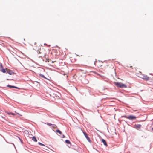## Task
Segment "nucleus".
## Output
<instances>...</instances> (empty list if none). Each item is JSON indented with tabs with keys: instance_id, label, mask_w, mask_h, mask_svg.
<instances>
[{
	"instance_id": "f257e3e1",
	"label": "nucleus",
	"mask_w": 153,
	"mask_h": 153,
	"mask_svg": "<svg viewBox=\"0 0 153 153\" xmlns=\"http://www.w3.org/2000/svg\"><path fill=\"white\" fill-rule=\"evenodd\" d=\"M114 84L117 87L121 88H125L127 87L125 84L121 82H114Z\"/></svg>"
},
{
	"instance_id": "f03ea898",
	"label": "nucleus",
	"mask_w": 153,
	"mask_h": 153,
	"mask_svg": "<svg viewBox=\"0 0 153 153\" xmlns=\"http://www.w3.org/2000/svg\"><path fill=\"white\" fill-rule=\"evenodd\" d=\"M139 77L146 81H148L149 79V77L148 76L146 75H145L144 74H140Z\"/></svg>"
},
{
	"instance_id": "7ed1b4c3",
	"label": "nucleus",
	"mask_w": 153,
	"mask_h": 153,
	"mask_svg": "<svg viewBox=\"0 0 153 153\" xmlns=\"http://www.w3.org/2000/svg\"><path fill=\"white\" fill-rule=\"evenodd\" d=\"M126 117L130 120H135L136 118L135 116L133 115H129L128 117Z\"/></svg>"
},
{
	"instance_id": "20e7f679",
	"label": "nucleus",
	"mask_w": 153,
	"mask_h": 153,
	"mask_svg": "<svg viewBox=\"0 0 153 153\" xmlns=\"http://www.w3.org/2000/svg\"><path fill=\"white\" fill-rule=\"evenodd\" d=\"M7 72L10 75H12L14 74V73L11 70L6 69Z\"/></svg>"
},
{
	"instance_id": "39448f33",
	"label": "nucleus",
	"mask_w": 153,
	"mask_h": 153,
	"mask_svg": "<svg viewBox=\"0 0 153 153\" xmlns=\"http://www.w3.org/2000/svg\"><path fill=\"white\" fill-rule=\"evenodd\" d=\"M102 141L105 146H107V143H106L105 140L104 139H102Z\"/></svg>"
},
{
	"instance_id": "423d86ee",
	"label": "nucleus",
	"mask_w": 153,
	"mask_h": 153,
	"mask_svg": "<svg viewBox=\"0 0 153 153\" xmlns=\"http://www.w3.org/2000/svg\"><path fill=\"white\" fill-rule=\"evenodd\" d=\"M5 112L7 113L9 115H10V114H11L13 115H16V114L14 113H11V112H7V111H5Z\"/></svg>"
},
{
	"instance_id": "0eeeda50",
	"label": "nucleus",
	"mask_w": 153,
	"mask_h": 153,
	"mask_svg": "<svg viewBox=\"0 0 153 153\" xmlns=\"http://www.w3.org/2000/svg\"><path fill=\"white\" fill-rule=\"evenodd\" d=\"M141 125L140 124H137V125H135L136 128L138 129L140 128H141Z\"/></svg>"
},
{
	"instance_id": "6e6552de",
	"label": "nucleus",
	"mask_w": 153,
	"mask_h": 153,
	"mask_svg": "<svg viewBox=\"0 0 153 153\" xmlns=\"http://www.w3.org/2000/svg\"><path fill=\"white\" fill-rule=\"evenodd\" d=\"M7 86L8 87H10V88H18L17 87H16L15 86H11V85H7Z\"/></svg>"
},
{
	"instance_id": "1a4fd4ad",
	"label": "nucleus",
	"mask_w": 153,
	"mask_h": 153,
	"mask_svg": "<svg viewBox=\"0 0 153 153\" xmlns=\"http://www.w3.org/2000/svg\"><path fill=\"white\" fill-rule=\"evenodd\" d=\"M32 140H33V141H35V142H37V140H36V138L35 137H33V138H32Z\"/></svg>"
},
{
	"instance_id": "9d476101",
	"label": "nucleus",
	"mask_w": 153,
	"mask_h": 153,
	"mask_svg": "<svg viewBox=\"0 0 153 153\" xmlns=\"http://www.w3.org/2000/svg\"><path fill=\"white\" fill-rule=\"evenodd\" d=\"M56 132L57 133H59L60 134H62V132L59 130H56Z\"/></svg>"
},
{
	"instance_id": "9b49d317",
	"label": "nucleus",
	"mask_w": 153,
	"mask_h": 153,
	"mask_svg": "<svg viewBox=\"0 0 153 153\" xmlns=\"http://www.w3.org/2000/svg\"><path fill=\"white\" fill-rule=\"evenodd\" d=\"M86 138L87 139V140L90 142H91V140L90 138L88 137V136H87L86 137Z\"/></svg>"
},
{
	"instance_id": "f8f14e48",
	"label": "nucleus",
	"mask_w": 153,
	"mask_h": 153,
	"mask_svg": "<svg viewBox=\"0 0 153 153\" xmlns=\"http://www.w3.org/2000/svg\"><path fill=\"white\" fill-rule=\"evenodd\" d=\"M65 142L67 144H70L71 143L70 141L68 140H66L65 141Z\"/></svg>"
},
{
	"instance_id": "ddd939ff",
	"label": "nucleus",
	"mask_w": 153,
	"mask_h": 153,
	"mask_svg": "<svg viewBox=\"0 0 153 153\" xmlns=\"http://www.w3.org/2000/svg\"><path fill=\"white\" fill-rule=\"evenodd\" d=\"M38 144H39V145H41V146H44L46 148H47V147H46V146H45V145L44 144H42V143H40V142H39V143H38Z\"/></svg>"
},
{
	"instance_id": "4468645a",
	"label": "nucleus",
	"mask_w": 153,
	"mask_h": 153,
	"mask_svg": "<svg viewBox=\"0 0 153 153\" xmlns=\"http://www.w3.org/2000/svg\"><path fill=\"white\" fill-rule=\"evenodd\" d=\"M39 75L40 76L42 77H43L44 78L46 79V77L44 76L42 74H39Z\"/></svg>"
},
{
	"instance_id": "2eb2a0df",
	"label": "nucleus",
	"mask_w": 153,
	"mask_h": 153,
	"mask_svg": "<svg viewBox=\"0 0 153 153\" xmlns=\"http://www.w3.org/2000/svg\"><path fill=\"white\" fill-rule=\"evenodd\" d=\"M1 71L3 72V73H5L6 72V71L5 70V69H1Z\"/></svg>"
},
{
	"instance_id": "dca6fc26",
	"label": "nucleus",
	"mask_w": 153,
	"mask_h": 153,
	"mask_svg": "<svg viewBox=\"0 0 153 153\" xmlns=\"http://www.w3.org/2000/svg\"><path fill=\"white\" fill-rule=\"evenodd\" d=\"M83 133L85 137L86 136H88L87 134H86V133L84 131H83Z\"/></svg>"
},
{
	"instance_id": "f3484780",
	"label": "nucleus",
	"mask_w": 153,
	"mask_h": 153,
	"mask_svg": "<svg viewBox=\"0 0 153 153\" xmlns=\"http://www.w3.org/2000/svg\"><path fill=\"white\" fill-rule=\"evenodd\" d=\"M127 67L128 68H131V69H132L133 68H132V66H129V65H128L127 66Z\"/></svg>"
},
{
	"instance_id": "a211bd4d",
	"label": "nucleus",
	"mask_w": 153,
	"mask_h": 153,
	"mask_svg": "<svg viewBox=\"0 0 153 153\" xmlns=\"http://www.w3.org/2000/svg\"><path fill=\"white\" fill-rule=\"evenodd\" d=\"M47 124L49 126H51V125H52V124L50 123H47Z\"/></svg>"
},
{
	"instance_id": "6ab92c4d",
	"label": "nucleus",
	"mask_w": 153,
	"mask_h": 153,
	"mask_svg": "<svg viewBox=\"0 0 153 153\" xmlns=\"http://www.w3.org/2000/svg\"><path fill=\"white\" fill-rule=\"evenodd\" d=\"M152 125H153V119L152 120ZM152 130L153 131V127L152 128Z\"/></svg>"
},
{
	"instance_id": "aec40b11",
	"label": "nucleus",
	"mask_w": 153,
	"mask_h": 153,
	"mask_svg": "<svg viewBox=\"0 0 153 153\" xmlns=\"http://www.w3.org/2000/svg\"><path fill=\"white\" fill-rule=\"evenodd\" d=\"M38 53V54H41L42 53L40 51H39Z\"/></svg>"
},
{
	"instance_id": "412c9836",
	"label": "nucleus",
	"mask_w": 153,
	"mask_h": 153,
	"mask_svg": "<svg viewBox=\"0 0 153 153\" xmlns=\"http://www.w3.org/2000/svg\"><path fill=\"white\" fill-rule=\"evenodd\" d=\"M65 137V136H64V135H63L62 136V138H64Z\"/></svg>"
},
{
	"instance_id": "4be33fe9",
	"label": "nucleus",
	"mask_w": 153,
	"mask_h": 153,
	"mask_svg": "<svg viewBox=\"0 0 153 153\" xmlns=\"http://www.w3.org/2000/svg\"><path fill=\"white\" fill-rule=\"evenodd\" d=\"M45 56V54H43L42 56H41V57H42V56Z\"/></svg>"
},
{
	"instance_id": "5701e85b",
	"label": "nucleus",
	"mask_w": 153,
	"mask_h": 153,
	"mask_svg": "<svg viewBox=\"0 0 153 153\" xmlns=\"http://www.w3.org/2000/svg\"><path fill=\"white\" fill-rule=\"evenodd\" d=\"M54 126H53V127L54 128H56V125H54Z\"/></svg>"
},
{
	"instance_id": "b1692460",
	"label": "nucleus",
	"mask_w": 153,
	"mask_h": 153,
	"mask_svg": "<svg viewBox=\"0 0 153 153\" xmlns=\"http://www.w3.org/2000/svg\"><path fill=\"white\" fill-rule=\"evenodd\" d=\"M55 62V61H52V62L53 63V62Z\"/></svg>"
},
{
	"instance_id": "393cba45",
	"label": "nucleus",
	"mask_w": 153,
	"mask_h": 153,
	"mask_svg": "<svg viewBox=\"0 0 153 153\" xmlns=\"http://www.w3.org/2000/svg\"><path fill=\"white\" fill-rule=\"evenodd\" d=\"M16 114H19V113H16Z\"/></svg>"
},
{
	"instance_id": "a878e982",
	"label": "nucleus",
	"mask_w": 153,
	"mask_h": 153,
	"mask_svg": "<svg viewBox=\"0 0 153 153\" xmlns=\"http://www.w3.org/2000/svg\"><path fill=\"white\" fill-rule=\"evenodd\" d=\"M44 149H46V148H44Z\"/></svg>"
},
{
	"instance_id": "bb28decb",
	"label": "nucleus",
	"mask_w": 153,
	"mask_h": 153,
	"mask_svg": "<svg viewBox=\"0 0 153 153\" xmlns=\"http://www.w3.org/2000/svg\"><path fill=\"white\" fill-rule=\"evenodd\" d=\"M135 70H136V68H135Z\"/></svg>"
}]
</instances>
